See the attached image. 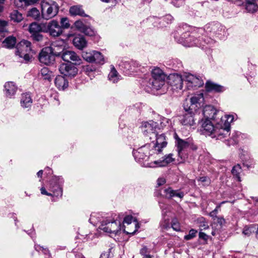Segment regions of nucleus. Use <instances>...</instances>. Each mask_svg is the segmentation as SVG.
<instances>
[{
  "label": "nucleus",
  "instance_id": "f257e3e1",
  "mask_svg": "<svg viewBox=\"0 0 258 258\" xmlns=\"http://www.w3.org/2000/svg\"><path fill=\"white\" fill-rule=\"evenodd\" d=\"M216 121L217 125L214 126L210 119H205L202 122L201 131L206 136H210L212 138L222 140L228 136V131L220 127L219 120Z\"/></svg>",
  "mask_w": 258,
  "mask_h": 258
},
{
  "label": "nucleus",
  "instance_id": "f03ea898",
  "mask_svg": "<svg viewBox=\"0 0 258 258\" xmlns=\"http://www.w3.org/2000/svg\"><path fill=\"white\" fill-rule=\"evenodd\" d=\"M152 77L149 80H145L146 86L152 90H158L164 85L166 75L159 68L152 70Z\"/></svg>",
  "mask_w": 258,
  "mask_h": 258
},
{
  "label": "nucleus",
  "instance_id": "7ed1b4c3",
  "mask_svg": "<svg viewBox=\"0 0 258 258\" xmlns=\"http://www.w3.org/2000/svg\"><path fill=\"white\" fill-rule=\"evenodd\" d=\"M42 17L49 20L54 17L58 13L59 6L52 0H43L41 3Z\"/></svg>",
  "mask_w": 258,
  "mask_h": 258
},
{
  "label": "nucleus",
  "instance_id": "20e7f679",
  "mask_svg": "<svg viewBox=\"0 0 258 258\" xmlns=\"http://www.w3.org/2000/svg\"><path fill=\"white\" fill-rule=\"evenodd\" d=\"M204 98L202 93L196 94L190 97L189 100L186 99L183 106L185 110H194L197 112L204 106Z\"/></svg>",
  "mask_w": 258,
  "mask_h": 258
},
{
  "label": "nucleus",
  "instance_id": "39448f33",
  "mask_svg": "<svg viewBox=\"0 0 258 258\" xmlns=\"http://www.w3.org/2000/svg\"><path fill=\"white\" fill-rule=\"evenodd\" d=\"M31 42L26 40H23L16 46V54L20 58H23L26 61L30 59V53L31 51Z\"/></svg>",
  "mask_w": 258,
  "mask_h": 258
},
{
  "label": "nucleus",
  "instance_id": "423d86ee",
  "mask_svg": "<svg viewBox=\"0 0 258 258\" xmlns=\"http://www.w3.org/2000/svg\"><path fill=\"white\" fill-rule=\"evenodd\" d=\"M121 224L116 221H103L99 226V228L105 232L116 234L121 230Z\"/></svg>",
  "mask_w": 258,
  "mask_h": 258
},
{
  "label": "nucleus",
  "instance_id": "0eeeda50",
  "mask_svg": "<svg viewBox=\"0 0 258 258\" xmlns=\"http://www.w3.org/2000/svg\"><path fill=\"white\" fill-rule=\"evenodd\" d=\"M43 31L48 33L52 37L59 36L63 32L62 27L55 20L50 21L46 24Z\"/></svg>",
  "mask_w": 258,
  "mask_h": 258
},
{
  "label": "nucleus",
  "instance_id": "6e6552de",
  "mask_svg": "<svg viewBox=\"0 0 258 258\" xmlns=\"http://www.w3.org/2000/svg\"><path fill=\"white\" fill-rule=\"evenodd\" d=\"M184 81L186 83L187 89L200 87L204 85V82L200 77L195 76L189 73L184 75Z\"/></svg>",
  "mask_w": 258,
  "mask_h": 258
},
{
  "label": "nucleus",
  "instance_id": "1a4fd4ad",
  "mask_svg": "<svg viewBox=\"0 0 258 258\" xmlns=\"http://www.w3.org/2000/svg\"><path fill=\"white\" fill-rule=\"evenodd\" d=\"M157 128H160L159 123L153 120L143 122L141 126L142 132L146 136H154L157 132Z\"/></svg>",
  "mask_w": 258,
  "mask_h": 258
},
{
  "label": "nucleus",
  "instance_id": "9d476101",
  "mask_svg": "<svg viewBox=\"0 0 258 258\" xmlns=\"http://www.w3.org/2000/svg\"><path fill=\"white\" fill-rule=\"evenodd\" d=\"M184 77L178 74H170L168 77V83L173 90H181L183 87Z\"/></svg>",
  "mask_w": 258,
  "mask_h": 258
},
{
  "label": "nucleus",
  "instance_id": "9b49d317",
  "mask_svg": "<svg viewBox=\"0 0 258 258\" xmlns=\"http://www.w3.org/2000/svg\"><path fill=\"white\" fill-rule=\"evenodd\" d=\"M65 42L63 40H57L52 43L50 47H47V50H50V52L56 57H61L62 53L66 49Z\"/></svg>",
  "mask_w": 258,
  "mask_h": 258
},
{
  "label": "nucleus",
  "instance_id": "f8f14e48",
  "mask_svg": "<svg viewBox=\"0 0 258 258\" xmlns=\"http://www.w3.org/2000/svg\"><path fill=\"white\" fill-rule=\"evenodd\" d=\"M179 41L186 47L199 46V40L194 35H191L188 31L182 33Z\"/></svg>",
  "mask_w": 258,
  "mask_h": 258
},
{
  "label": "nucleus",
  "instance_id": "ddd939ff",
  "mask_svg": "<svg viewBox=\"0 0 258 258\" xmlns=\"http://www.w3.org/2000/svg\"><path fill=\"white\" fill-rule=\"evenodd\" d=\"M64 61L71 62H74L75 64H80L81 62V59L80 56L74 51L66 48L62 56L60 57Z\"/></svg>",
  "mask_w": 258,
  "mask_h": 258
},
{
  "label": "nucleus",
  "instance_id": "4468645a",
  "mask_svg": "<svg viewBox=\"0 0 258 258\" xmlns=\"http://www.w3.org/2000/svg\"><path fill=\"white\" fill-rule=\"evenodd\" d=\"M39 60L44 64L50 65L53 64L55 61V56L50 50H47V47H46L39 53Z\"/></svg>",
  "mask_w": 258,
  "mask_h": 258
},
{
  "label": "nucleus",
  "instance_id": "2eb2a0df",
  "mask_svg": "<svg viewBox=\"0 0 258 258\" xmlns=\"http://www.w3.org/2000/svg\"><path fill=\"white\" fill-rule=\"evenodd\" d=\"M60 73L66 76L74 77L78 73V69L73 63H63L59 67Z\"/></svg>",
  "mask_w": 258,
  "mask_h": 258
},
{
  "label": "nucleus",
  "instance_id": "dca6fc26",
  "mask_svg": "<svg viewBox=\"0 0 258 258\" xmlns=\"http://www.w3.org/2000/svg\"><path fill=\"white\" fill-rule=\"evenodd\" d=\"M203 114L206 118V119H211L215 120H219L220 114H222V113L217 110L213 106L208 105L204 108Z\"/></svg>",
  "mask_w": 258,
  "mask_h": 258
},
{
  "label": "nucleus",
  "instance_id": "f3484780",
  "mask_svg": "<svg viewBox=\"0 0 258 258\" xmlns=\"http://www.w3.org/2000/svg\"><path fill=\"white\" fill-rule=\"evenodd\" d=\"M62 181L59 177H54L50 180V188L53 192V195L56 197L62 195V188L61 186Z\"/></svg>",
  "mask_w": 258,
  "mask_h": 258
},
{
  "label": "nucleus",
  "instance_id": "a211bd4d",
  "mask_svg": "<svg viewBox=\"0 0 258 258\" xmlns=\"http://www.w3.org/2000/svg\"><path fill=\"white\" fill-rule=\"evenodd\" d=\"M234 119V117L230 115H225L223 117L222 114H220V116L219 118V125H220V127L222 129L226 130L228 131V136L229 135V131L230 128V122H231Z\"/></svg>",
  "mask_w": 258,
  "mask_h": 258
},
{
  "label": "nucleus",
  "instance_id": "6ab92c4d",
  "mask_svg": "<svg viewBox=\"0 0 258 258\" xmlns=\"http://www.w3.org/2000/svg\"><path fill=\"white\" fill-rule=\"evenodd\" d=\"M154 136H155L156 139V143L154 144L153 147L155 150L157 151L158 153H159L161 152L162 149L166 147L167 145L165 136L163 134L158 135L157 133H156Z\"/></svg>",
  "mask_w": 258,
  "mask_h": 258
},
{
  "label": "nucleus",
  "instance_id": "aec40b11",
  "mask_svg": "<svg viewBox=\"0 0 258 258\" xmlns=\"http://www.w3.org/2000/svg\"><path fill=\"white\" fill-rule=\"evenodd\" d=\"M161 193L163 194L165 198L168 199H171L173 197H177L182 199L184 195L183 192L173 190L170 187L163 188L161 190Z\"/></svg>",
  "mask_w": 258,
  "mask_h": 258
},
{
  "label": "nucleus",
  "instance_id": "412c9836",
  "mask_svg": "<svg viewBox=\"0 0 258 258\" xmlns=\"http://www.w3.org/2000/svg\"><path fill=\"white\" fill-rule=\"evenodd\" d=\"M185 113L183 114L182 118L180 119V121L183 125H192L195 123V119L194 115L196 111L194 110H185Z\"/></svg>",
  "mask_w": 258,
  "mask_h": 258
},
{
  "label": "nucleus",
  "instance_id": "4be33fe9",
  "mask_svg": "<svg viewBox=\"0 0 258 258\" xmlns=\"http://www.w3.org/2000/svg\"><path fill=\"white\" fill-rule=\"evenodd\" d=\"M205 88L208 92L221 93L226 90L225 87L215 83L211 81H208L205 84Z\"/></svg>",
  "mask_w": 258,
  "mask_h": 258
},
{
  "label": "nucleus",
  "instance_id": "5701e85b",
  "mask_svg": "<svg viewBox=\"0 0 258 258\" xmlns=\"http://www.w3.org/2000/svg\"><path fill=\"white\" fill-rule=\"evenodd\" d=\"M172 154H169L165 156L162 160H158L157 161H155L153 163H150L151 164H153L150 165V167H164L166 166L168 164L173 162L174 159L172 158Z\"/></svg>",
  "mask_w": 258,
  "mask_h": 258
},
{
  "label": "nucleus",
  "instance_id": "b1692460",
  "mask_svg": "<svg viewBox=\"0 0 258 258\" xmlns=\"http://www.w3.org/2000/svg\"><path fill=\"white\" fill-rule=\"evenodd\" d=\"M73 43L76 48L82 50L87 46V42L83 36L78 35L74 38Z\"/></svg>",
  "mask_w": 258,
  "mask_h": 258
},
{
  "label": "nucleus",
  "instance_id": "393cba45",
  "mask_svg": "<svg viewBox=\"0 0 258 258\" xmlns=\"http://www.w3.org/2000/svg\"><path fill=\"white\" fill-rule=\"evenodd\" d=\"M55 85L59 90H64L69 86L68 80L63 76L58 75L55 79Z\"/></svg>",
  "mask_w": 258,
  "mask_h": 258
},
{
  "label": "nucleus",
  "instance_id": "a878e982",
  "mask_svg": "<svg viewBox=\"0 0 258 258\" xmlns=\"http://www.w3.org/2000/svg\"><path fill=\"white\" fill-rule=\"evenodd\" d=\"M5 94L7 97L12 98L16 93L17 88L15 84L12 82H9L5 84L4 86Z\"/></svg>",
  "mask_w": 258,
  "mask_h": 258
},
{
  "label": "nucleus",
  "instance_id": "bb28decb",
  "mask_svg": "<svg viewBox=\"0 0 258 258\" xmlns=\"http://www.w3.org/2000/svg\"><path fill=\"white\" fill-rule=\"evenodd\" d=\"M20 103L23 108H29L32 104V99L29 93H24L22 94Z\"/></svg>",
  "mask_w": 258,
  "mask_h": 258
},
{
  "label": "nucleus",
  "instance_id": "cd10ccee",
  "mask_svg": "<svg viewBox=\"0 0 258 258\" xmlns=\"http://www.w3.org/2000/svg\"><path fill=\"white\" fill-rule=\"evenodd\" d=\"M245 9L249 12L253 13L257 9L256 0H242Z\"/></svg>",
  "mask_w": 258,
  "mask_h": 258
},
{
  "label": "nucleus",
  "instance_id": "c85d7f7f",
  "mask_svg": "<svg viewBox=\"0 0 258 258\" xmlns=\"http://www.w3.org/2000/svg\"><path fill=\"white\" fill-rule=\"evenodd\" d=\"M177 148L179 156L182 158V151L189 146V143L182 139L177 138Z\"/></svg>",
  "mask_w": 258,
  "mask_h": 258
},
{
  "label": "nucleus",
  "instance_id": "c756f323",
  "mask_svg": "<svg viewBox=\"0 0 258 258\" xmlns=\"http://www.w3.org/2000/svg\"><path fill=\"white\" fill-rule=\"evenodd\" d=\"M70 13L72 16L79 15L82 17L88 16L85 14L84 10L82 8V7L80 6H74L71 7L70 9Z\"/></svg>",
  "mask_w": 258,
  "mask_h": 258
},
{
  "label": "nucleus",
  "instance_id": "7c9ffc66",
  "mask_svg": "<svg viewBox=\"0 0 258 258\" xmlns=\"http://www.w3.org/2000/svg\"><path fill=\"white\" fill-rule=\"evenodd\" d=\"M16 43V39L15 37L9 36L7 37L3 42L4 46L8 48H12Z\"/></svg>",
  "mask_w": 258,
  "mask_h": 258
},
{
  "label": "nucleus",
  "instance_id": "2f4dec72",
  "mask_svg": "<svg viewBox=\"0 0 258 258\" xmlns=\"http://www.w3.org/2000/svg\"><path fill=\"white\" fill-rule=\"evenodd\" d=\"M11 20L14 22L19 23L22 21L23 19V15L21 13L18 12L17 10L13 11L10 14Z\"/></svg>",
  "mask_w": 258,
  "mask_h": 258
},
{
  "label": "nucleus",
  "instance_id": "473e14b6",
  "mask_svg": "<svg viewBox=\"0 0 258 258\" xmlns=\"http://www.w3.org/2000/svg\"><path fill=\"white\" fill-rule=\"evenodd\" d=\"M29 31L31 35L41 32L42 29L40 25L37 23H31L29 27Z\"/></svg>",
  "mask_w": 258,
  "mask_h": 258
},
{
  "label": "nucleus",
  "instance_id": "72a5a7b5",
  "mask_svg": "<svg viewBox=\"0 0 258 258\" xmlns=\"http://www.w3.org/2000/svg\"><path fill=\"white\" fill-rule=\"evenodd\" d=\"M94 59L93 62L96 63L103 64L105 63V60L103 55L99 51L94 50Z\"/></svg>",
  "mask_w": 258,
  "mask_h": 258
},
{
  "label": "nucleus",
  "instance_id": "f704fd0d",
  "mask_svg": "<svg viewBox=\"0 0 258 258\" xmlns=\"http://www.w3.org/2000/svg\"><path fill=\"white\" fill-rule=\"evenodd\" d=\"M51 72L46 67H44L40 70L39 75L43 77L44 80L49 81L51 80Z\"/></svg>",
  "mask_w": 258,
  "mask_h": 258
},
{
  "label": "nucleus",
  "instance_id": "c9c22d12",
  "mask_svg": "<svg viewBox=\"0 0 258 258\" xmlns=\"http://www.w3.org/2000/svg\"><path fill=\"white\" fill-rule=\"evenodd\" d=\"M241 167L240 165L239 164H237L234 166L231 170L232 174L237 179L238 181H241L240 173L241 172Z\"/></svg>",
  "mask_w": 258,
  "mask_h": 258
},
{
  "label": "nucleus",
  "instance_id": "e433bc0d",
  "mask_svg": "<svg viewBox=\"0 0 258 258\" xmlns=\"http://www.w3.org/2000/svg\"><path fill=\"white\" fill-rule=\"evenodd\" d=\"M109 80L113 83H116L119 79L118 73L115 68L113 67L111 71L108 74Z\"/></svg>",
  "mask_w": 258,
  "mask_h": 258
},
{
  "label": "nucleus",
  "instance_id": "4c0bfd02",
  "mask_svg": "<svg viewBox=\"0 0 258 258\" xmlns=\"http://www.w3.org/2000/svg\"><path fill=\"white\" fill-rule=\"evenodd\" d=\"M146 146L147 145H145L139 148L138 150L137 151H134L133 155L135 156V157L144 159L145 158V157L147 156V155L143 153L144 148H145Z\"/></svg>",
  "mask_w": 258,
  "mask_h": 258
},
{
  "label": "nucleus",
  "instance_id": "58836bf2",
  "mask_svg": "<svg viewBox=\"0 0 258 258\" xmlns=\"http://www.w3.org/2000/svg\"><path fill=\"white\" fill-rule=\"evenodd\" d=\"M39 0H15V3L18 7H22L24 5H30L37 2Z\"/></svg>",
  "mask_w": 258,
  "mask_h": 258
},
{
  "label": "nucleus",
  "instance_id": "ea45409f",
  "mask_svg": "<svg viewBox=\"0 0 258 258\" xmlns=\"http://www.w3.org/2000/svg\"><path fill=\"white\" fill-rule=\"evenodd\" d=\"M28 16L33 18L34 19H37L40 17V13L37 9L33 8L28 11Z\"/></svg>",
  "mask_w": 258,
  "mask_h": 258
},
{
  "label": "nucleus",
  "instance_id": "a19ab883",
  "mask_svg": "<svg viewBox=\"0 0 258 258\" xmlns=\"http://www.w3.org/2000/svg\"><path fill=\"white\" fill-rule=\"evenodd\" d=\"M94 50L90 52H83L82 56L83 58L89 62H93Z\"/></svg>",
  "mask_w": 258,
  "mask_h": 258
},
{
  "label": "nucleus",
  "instance_id": "79ce46f5",
  "mask_svg": "<svg viewBox=\"0 0 258 258\" xmlns=\"http://www.w3.org/2000/svg\"><path fill=\"white\" fill-rule=\"evenodd\" d=\"M202 41H201L200 42H199V47L204 46L205 44H211L214 43V40L213 39L207 36H205L204 37L202 38Z\"/></svg>",
  "mask_w": 258,
  "mask_h": 258
},
{
  "label": "nucleus",
  "instance_id": "37998d69",
  "mask_svg": "<svg viewBox=\"0 0 258 258\" xmlns=\"http://www.w3.org/2000/svg\"><path fill=\"white\" fill-rule=\"evenodd\" d=\"M226 202H221L219 205H218L216 208L211 212L209 214L210 217H211L214 220H216V217H217V215L218 213L219 210L220 209V207L222 204L225 203Z\"/></svg>",
  "mask_w": 258,
  "mask_h": 258
},
{
  "label": "nucleus",
  "instance_id": "c03bdc74",
  "mask_svg": "<svg viewBox=\"0 0 258 258\" xmlns=\"http://www.w3.org/2000/svg\"><path fill=\"white\" fill-rule=\"evenodd\" d=\"M197 232V230L194 229H190L189 231L188 234L184 236V239L186 240H189L194 238L196 236Z\"/></svg>",
  "mask_w": 258,
  "mask_h": 258
},
{
  "label": "nucleus",
  "instance_id": "a18cd8bd",
  "mask_svg": "<svg viewBox=\"0 0 258 258\" xmlns=\"http://www.w3.org/2000/svg\"><path fill=\"white\" fill-rule=\"evenodd\" d=\"M60 27H62V30L63 29H67L70 27V24L69 22V20L67 18L64 17L62 18L60 20Z\"/></svg>",
  "mask_w": 258,
  "mask_h": 258
},
{
  "label": "nucleus",
  "instance_id": "49530a36",
  "mask_svg": "<svg viewBox=\"0 0 258 258\" xmlns=\"http://www.w3.org/2000/svg\"><path fill=\"white\" fill-rule=\"evenodd\" d=\"M82 32L90 36H93L95 34V31L90 27H87L86 26L83 29Z\"/></svg>",
  "mask_w": 258,
  "mask_h": 258
},
{
  "label": "nucleus",
  "instance_id": "de8ad7c7",
  "mask_svg": "<svg viewBox=\"0 0 258 258\" xmlns=\"http://www.w3.org/2000/svg\"><path fill=\"white\" fill-rule=\"evenodd\" d=\"M31 37L33 40L38 42L42 41L43 39V36L41 34V32L32 34Z\"/></svg>",
  "mask_w": 258,
  "mask_h": 258
},
{
  "label": "nucleus",
  "instance_id": "09e8293b",
  "mask_svg": "<svg viewBox=\"0 0 258 258\" xmlns=\"http://www.w3.org/2000/svg\"><path fill=\"white\" fill-rule=\"evenodd\" d=\"M198 181L203 183L204 185H208L210 183V180L207 176L200 177L198 179Z\"/></svg>",
  "mask_w": 258,
  "mask_h": 258
},
{
  "label": "nucleus",
  "instance_id": "8fccbe9b",
  "mask_svg": "<svg viewBox=\"0 0 258 258\" xmlns=\"http://www.w3.org/2000/svg\"><path fill=\"white\" fill-rule=\"evenodd\" d=\"M168 124V119L166 118L163 117L160 120V124L159 126L160 128H157V130H160L166 126Z\"/></svg>",
  "mask_w": 258,
  "mask_h": 258
},
{
  "label": "nucleus",
  "instance_id": "3c124183",
  "mask_svg": "<svg viewBox=\"0 0 258 258\" xmlns=\"http://www.w3.org/2000/svg\"><path fill=\"white\" fill-rule=\"evenodd\" d=\"M75 27L78 29L79 31L81 32L82 31L83 29L86 26L84 23L82 22V21L78 20L75 22Z\"/></svg>",
  "mask_w": 258,
  "mask_h": 258
},
{
  "label": "nucleus",
  "instance_id": "603ef678",
  "mask_svg": "<svg viewBox=\"0 0 258 258\" xmlns=\"http://www.w3.org/2000/svg\"><path fill=\"white\" fill-rule=\"evenodd\" d=\"M171 227L173 229L176 231H180V226L176 220H173L172 221Z\"/></svg>",
  "mask_w": 258,
  "mask_h": 258
},
{
  "label": "nucleus",
  "instance_id": "864d4df0",
  "mask_svg": "<svg viewBox=\"0 0 258 258\" xmlns=\"http://www.w3.org/2000/svg\"><path fill=\"white\" fill-rule=\"evenodd\" d=\"M150 250L146 246H143L142 248L140 249V253L143 256L149 254Z\"/></svg>",
  "mask_w": 258,
  "mask_h": 258
},
{
  "label": "nucleus",
  "instance_id": "5fc2aeb1",
  "mask_svg": "<svg viewBox=\"0 0 258 258\" xmlns=\"http://www.w3.org/2000/svg\"><path fill=\"white\" fill-rule=\"evenodd\" d=\"M35 249L37 251H40V250L42 251L43 252L44 254H45L46 255L48 254V257H50V255L49 252V250L47 248H44L43 247L40 246H37L35 247Z\"/></svg>",
  "mask_w": 258,
  "mask_h": 258
},
{
  "label": "nucleus",
  "instance_id": "6e6d98bb",
  "mask_svg": "<svg viewBox=\"0 0 258 258\" xmlns=\"http://www.w3.org/2000/svg\"><path fill=\"white\" fill-rule=\"evenodd\" d=\"M0 33L6 32L7 22L6 21H0Z\"/></svg>",
  "mask_w": 258,
  "mask_h": 258
},
{
  "label": "nucleus",
  "instance_id": "4d7b16f0",
  "mask_svg": "<svg viewBox=\"0 0 258 258\" xmlns=\"http://www.w3.org/2000/svg\"><path fill=\"white\" fill-rule=\"evenodd\" d=\"M111 249L112 248H109L107 251L102 252L100 255V258H109Z\"/></svg>",
  "mask_w": 258,
  "mask_h": 258
},
{
  "label": "nucleus",
  "instance_id": "13d9d810",
  "mask_svg": "<svg viewBox=\"0 0 258 258\" xmlns=\"http://www.w3.org/2000/svg\"><path fill=\"white\" fill-rule=\"evenodd\" d=\"M134 222H135V230L132 232H129V231H125V229H123V231L125 233H126L127 234H132V235H134L136 232V231L138 230V229L139 228V224L138 223V222H137V220L136 219H135L134 220Z\"/></svg>",
  "mask_w": 258,
  "mask_h": 258
},
{
  "label": "nucleus",
  "instance_id": "bf43d9fd",
  "mask_svg": "<svg viewBox=\"0 0 258 258\" xmlns=\"http://www.w3.org/2000/svg\"><path fill=\"white\" fill-rule=\"evenodd\" d=\"M133 217L131 215H127L123 219V223L125 224H126L127 225H129L131 224L132 221H133Z\"/></svg>",
  "mask_w": 258,
  "mask_h": 258
},
{
  "label": "nucleus",
  "instance_id": "052dcab7",
  "mask_svg": "<svg viewBox=\"0 0 258 258\" xmlns=\"http://www.w3.org/2000/svg\"><path fill=\"white\" fill-rule=\"evenodd\" d=\"M242 233L246 236H249L251 234V231L249 228L247 227V226H245L243 228Z\"/></svg>",
  "mask_w": 258,
  "mask_h": 258
},
{
  "label": "nucleus",
  "instance_id": "680f3d73",
  "mask_svg": "<svg viewBox=\"0 0 258 258\" xmlns=\"http://www.w3.org/2000/svg\"><path fill=\"white\" fill-rule=\"evenodd\" d=\"M209 236L207 235L206 233L202 232H199V238L201 239H203L205 241H206L208 239Z\"/></svg>",
  "mask_w": 258,
  "mask_h": 258
},
{
  "label": "nucleus",
  "instance_id": "e2e57ef3",
  "mask_svg": "<svg viewBox=\"0 0 258 258\" xmlns=\"http://www.w3.org/2000/svg\"><path fill=\"white\" fill-rule=\"evenodd\" d=\"M216 219L217 220V222L220 225H222L225 223V220L223 217L217 216L216 217Z\"/></svg>",
  "mask_w": 258,
  "mask_h": 258
},
{
  "label": "nucleus",
  "instance_id": "0e129e2a",
  "mask_svg": "<svg viewBox=\"0 0 258 258\" xmlns=\"http://www.w3.org/2000/svg\"><path fill=\"white\" fill-rule=\"evenodd\" d=\"M84 70L87 74H89L90 73L94 71V69L90 66H87L84 68Z\"/></svg>",
  "mask_w": 258,
  "mask_h": 258
},
{
  "label": "nucleus",
  "instance_id": "69168bd1",
  "mask_svg": "<svg viewBox=\"0 0 258 258\" xmlns=\"http://www.w3.org/2000/svg\"><path fill=\"white\" fill-rule=\"evenodd\" d=\"M166 182V180L164 178H160L157 180V184L158 186H161Z\"/></svg>",
  "mask_w": 258,
  "mask_h": 258
},
{
  "label": "nucleus",
  "instance_id": "338daca9",
  "mask_svg": "<svg viewBox=\"0 0 258 258\" xmlns=\"http://www.w3.org/2000/svg\"><path fill=\"white\" fill-rule=\"evenodd\" d=\"M41 193L42 194V195H47V196H52V194H50V193H49L48 192L46 189H45V188L44 187H42L41 188Z\"/></svg>",
  "mask_w": 258,
  "mask_h": 258
},
{
  "label": "nucleus",
  "instance_id": "774afa93",
  "mask_svg": "<svg viewBox=\"0 0 258 258\" xmlns=\"http://www.w3.org/2000/svg\"><path fill=\"white\" fill-rule=\"evenodd\" d=\"M200 226L204 227V229H208L209 228L208 225L205 223H203V224H201Z\"/></svg>",
  "mask_w": 258,
  "mask_h": 258
}]
</instances>
